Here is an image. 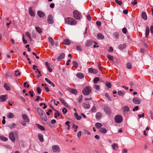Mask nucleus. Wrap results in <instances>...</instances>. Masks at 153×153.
<instances>
[{"label": "nucleus", "instance_id": "1", "mask_svg": "<svg viewBox=\"0 0 153 153\" xmlns=\"http://www.w3.org/2000/svg\"><path fill=\"white\" fill-rule=\"evenodd\" d=\"M65 22L67 24L71 25H74L76 24L77 21L74 18L68 17L65 18Z\"/></svg>", "mask_w": 153, "mask_h": 153}, {"label": "nucleus", "instance_id": "2", "mask_svg": "<svg viewBox=\"0 0 153 153\" xmlns=\"http://www.w3.org/2000/svg\"><path fill=\"white\" fill-rule=\"evenodd\" d=\"M73 15L74 18L77 20L81 19L82 18L81 14L78 11L75 10L73 11Z\"/></svg>", "mask_w": 153, "mask_h": 153}, {"label": "nucleus", "instance_id": "3", "mask_svg": "<svg viewBox=\"0 0 153 153\" xmlns=\"http://www.w3.org/2000/svg\"><path fill=\"white\" fill-rule=\"evenodd\" d=\"M91 91V88L89 87H86L83 91V93L85 95H88Z\"/></svg>", "mask_w": 153, "mask_h": 153}, {"label": "nucleus", "instance_id": "4", "mask_svg": "<svg viewBox=\"0 0 153 153\" xmlns=\"http://www.w3.org/2000/svg\"><path fill=\"white\" fill-rule=\"evenodd\" d=\"M103 109L105 113L108 115H110L111 113V109L108 106H104Z\"/></svg>", "mask_w": 153, "mask_h": 153}, {"label": "nucleus", "instance_id": "5", "mask_svg": "<svg viewBox=\"0 0 153 153\" xmlns=\"http://www.w3.org/2000/svg\"><path fill=\"white\" fill-rule=\"evenodd\" d=\"M115 120L117 123H120L123 120V117L120 115H117L115 116Z\"/></svg>", "mask_w": 153, "mask_h": 153}, {"label": "nucleus", "instance_id": "6", "mask_svg": "<svg viewBox=\"0 0 153 153\" xmlns=\"http://www.w3.org/2000/svg\"><path fill=\"white\" fill-rule=\"evenodd\" d=\"M52 149L54 152H60V149L59 146L55 145L52 146Z\"/></svg>", "mask_w": 153, "mask_h": 153}, {"label": "nucleus", "instance_id": "7", "mask_svg": "<svg viewBox=\"0 0 153 153\" xmlns=\"http://www.w3.org/2000/svg\"><path fill=\"white\" fill-rule=\"evenodd\" d=\"M60 100L62 103L67 108H70V106L62 98L60 99Z\"/></svg>", "mask_w": 153, "mask_h": 153}, {"label": "nucleus", "instance_id": "8", "mask_svg": "<svg viewBox=\"0 0 153 153\" xmlns=\"http://www.w3.org/2000/svg\"><path fill=\"white\" fill-rule=\"evenodd\" d=\"M9 138L13 142H14L15 141L14 134L13 132H10L9 135Z\"/></svg>", "mask_w": 153, "mask_h": 153}, {"label": "nucleus", "instance_id": "9", "mask_svg": "<svg viewBox=\"0 0 153 153\" xmlns=\"http://www.w3.org/2000/svg\"><path fill=\"white\" fill-rule=\"evenodd\" d=\"M93 42V41L92 40H88L85 43V45L86 47H89L92 45Z\"/></svg>", "mask_w": 153, "mask_h": 153}, {"label": "nucleus", "instance_id": "10", "mask_svg": "<svg viewBox=\"0 0 153 153\" xmlns=\"http://www.w3.org/2000/svg\"><path fill=\"white\" fill-rule=\"evenodd\" d=\"M133 102L136 104H139L140 103V100L137 97L134 98L132 99Z\"/></svg>", "mask_w": 153, "mask_h": 153}, {"label": "nucleus", "instance_id": "11", "mask_svg": "<svg viewBox=\"0 0 153 153\" xmlns=\"http://www.w3.org/2000/svg\"><path fill=\"white\" fill-rule=\"evenodd\" d=\"M7 98V95H3L0 97V102L5 101Z\"/></svg>", "mask_w": 153, "mask_h": 153}, {"label": "nucleus", "instance_id": "12", "mask_svg": "<svg viewBox=\"0 0 153 153\" xmlns=\"http://www.w3.org/2000/svg\"><path fill=\"white\" fill-rule=\"evenodd\" d=\"M48 22L49 24H52L53 22L52 16L51 14H50L48 16Z\"/></svg>", "mask_w": 153, "mask_h": 153}, {"label": "nucleus", "instance_id": "13", "mask_svg": "<svg viewBox=\"0 0 153 153\" xmlns=\"http://www.w3.org/2000/svg\"><path fill=\"white\" fill-rule=\"evenodd\" d=\"M88 71L89 73H93L94 74H96L97 72V69H93L92 68H89Z\"/></svg>", "mask_w": 153, "mask_h": 153}, {"label": "nucleus", "instance_id": "14", "mask_svg": "<svg viewBox=\"0 0 153 153\" xmlns=\"http://www.w3.org/2000/svg\"><path fill=\"white\" fill-rule=\"evenodd\" d=\"M29 13L31 16L33 17L35 16V13L32 9V7H30L29 8Z\"/></svg>", "mask_w": 153, "mask_h": 153}, {"label": "nucleus", "instance_id": "15", "mask_svg": "<svg viewBox=\"0 0 153 153\" xmlns=\"http://www.w3.org/2000/svg\"><path fill=\"white\" fill-rule=\"evenodd\" d=\"M76 75L77 77L80 79L83 78L84 77V75L82 73H78Z\"/></svg>", "mask_w": 153, "mask_h": 153}, {"label": "nucleus", "instance_id": "16", "mask_svg": "<svg viewBox=\"0 0 153 153\" xmlns=\"http://www.w3.org/2000/svg\"><path fill=\"white\" fill-rule=\"evenodd\" d=\"M65 54L64 53H62L57 58V59L58 61H60L64 58L65 57Z\"/></svg>", "mask_w": 153, "mask_h": 153}, {"label": "nucleus", "instance_id": "17", "mask_svg": "<svg viewBox=\"0 0 153 153\" xmlns=\"http://www.w3.org/2000/svg\"><path fill=\"white\" fill-rule=\"evenodd\" d=\"M22 117L23 119L26 122H29V119L27 115L25 114H23L22 115Z\"/></svg>", "mask_w": 153, "mask_h": 153}, {"label": "nucleus", "instance_id": "18", "mask_svg": "<svg viewBox=\"0 0 153 153\" xmlns=\"http://www.w3.org/2000/svg\"><path fill=\"white\" fill-rule=\"evenodd\" d=\"M37 111L40 116H41L42 114H43V113H45V112L39 108H37Z\"/></svg>", "mask_w": 153, "mask_h": 153}, {"label": "nucleus", "instance_id": "19", "mask_svg": "<svg viewBox=\"0 0 153 153\" xmlns=\"http://www.w3.org/2000/svg\"><path fill=\"white\" fill-rule=\"evenodd\" d=\"M37 14L40 17H43L45 16V13L42 12L39 10L37 12Z\"/></svg>", "mask_w": 153, "mask_h": 153}, {"label": "nucleus", "instance_id": "20", "mask_svg": "<svg viewBox=\"0 0 153 153\" xmlns=\"http://www.w3.org/2000/svg\"><path fill=\"white\" fill-rule=\"evenodd\" d=\"M126 47V44L123 43V44H121L118 46V48L120 50H123L125 49Z\"/></svg>", "mask_w": 153, "mask_h": 153}, {"label": "nucleus", "instance_id": "21", "mask_svg": "<svg viewBox=\"0 0 153 153\" xmlns=\"http://www.w3.org/2000/svg\"><path fill=\"white\" fill-rule=\"evenodd\" d=\"M97 38L98 39L102 40L104 39L103 35L100 33H98L97 35Z\"/></svg>", "mask_w": 153, "mask_h": 153}, {"label": "nucleus", "instance_id": "22", "mask_svg": "<svg viewBox=\"0 0 153 153\" xmlns=\"http://www.w3.org/2000/svg\"><path fill=\"white\" fill-rule=\"evenodd\" d=\"M142 18L145 20H146L147 19V17L146 13L144 12H143L141 14Z\"/></svg>", "mask_w": 153, "mask_h": 153}, {"label": "nucleus", "instance_id": "23", "mask_svg": "<svg viewBox=\"0 0 153 153\" xmlns=\"http://www.w3.org/2000/svg\"><path fill=\"white\" fill-rule=\"evenodd\" d=\"M45 80L48 83L51 85L53 87H55V85L54 83L51 82L49 79L47 78H45Z\"/></svg>", "mask_w": 153, "mask_h": 153}, {"label": "nucleus", "instance_id": "24", "mask_svg": "<svg viewBox=\"0 0 153 153\" xmlns=\"http://www.w3.org/2000/svg\"><path fill=\"white\" fill-rule=\"evenodd\" d=\"M102 114L100 112L97 113L95 116L96 119L99 120L102 117Z\"/></svg>", "mask_w": 153, "mask_h": 153}, {"label": "nucleus", "instance_id": "25", "mask_svg": "<svg viewBox=\"0 0 153 153\" xmlns=\"http://www.w3.org/2000/svg\"><path fill=\"white\" fill-rule=\"evenodd\" d=\"M4 87L7 90L9 91L10 89V86L7 83H5L4 85Z\"/></svg>", "mask_w": 153, "mask_h": 153}, {"label": "nucleus", "instance_id": "26", "mask_svg": "<svg viewBox=\"0 0 153 153\" xmlns=\"http://www.w3.org/2000/svg\"><path fill=\"white\" fill-rule=\"evenodd\" d=\"M64 44L65 45H68L71 44L70 41L68 39H66L64 40Z\"/></svg>", "mask_w": 153, "mask_h": 153}, {"label": "nucleus", "instance_id": "27", "mask_svg": "<svg viewBox=\"0 0 153 153\" xmlns=\"http://www.w3.org/2000/svg\"><path fill=\"white\" fill-rule=\"evenodd\" d=\"M40 116L41 117V118L42 119L44 120L45 121H46L47 120V118L45 113H43V114H42Z\"/></svg>", "mask_w": 153, "mask_h": 153}, {"label": "nucleus", "instance_id": "28", "mask_svg": "<svg viewBox=\"0 0 153 153\" xmlns=\"http://www.w3.org/2000/svg\"><path fill=\"white\" fill-rule=\"evenodd\" d=\"M38 137L41 142H42L43 141V136L42 134H39L38 135Z\"/></svg>", "mask_w": 153, "mask_h": 153}, {"label": "nucleus", "instance_id": "29", "mask_svg": "<svg viewBox=\"0 0 153 153\" xmlns=\"http://www.w3.org/2000/svg\"><path fill=\"white\" fill-rule=\"evenodd\" d=\"M100 132L103 134H106L107 133V130L104 128H101L100 130Z\"/></svg>", "mask_w": 153, "mask_h": 153}, {"label": "nucleus", "instance_id": "30", "mask_svg": "<svg viewBox=\"0 0 153 153\" xmlns=\"http://www.w3.org/2000/svg\"><path fill=\"white\" fill-rule=\"evenodd\" d=\"M69 91L74 94H76L77 93V91L74 89L70 88L68 89Z\"/></svg>", "mask_w": 153, "mask_h": 153}, {"label": "nucleus", "instance_id": "31", "mask_svg": "<svg viewBox=\"0 0 153 153\" xmlns=\"http://www.w3.org/2000/svg\"><path fill=\"white\" fill-rule=\"evenodd\" d=\"M74 115L76 117V119L78 120H80L82 118V117L81 116L78 115L76 112L74 113Z\"/></svg>", "mask_w": 153, "mask_h": 153}, {"label": "nucleus", "instance_id": "32", "mask_svg": "<svg viewBox=\"0 0 153 153\" xmlns=\"http://www.w3.org/2000/svg\"><path fill=\"white\" fill-rule=\"evenodd\" d=\"M112 147L113 150H117L118 149V147L117 145L115 143H114L112 145Z\"/></svg>", "mask_w": 153, "mask_h": 153}, {"label": "nucleus", "instance_id": "33", "mask_svg": "<svg viewBox=\"0 0 153 153\" xmlns=\"http://www.w3.org/2000/svg\"><path fill=\"white\" fill-rule=\"evenodd\" d=\"M48 40L50 42L51 45L52 46H53L54 44L53 39L52 37H49L48 38Z\"/></svg>", "mask_w": 153, "mask_h": 153}, {"label": "nucleus", "instance_id": "34", "mask_svg": "<svg viewBox=\"0 0 153 153\" xmlns=\"http://www.w3.org/2000/svg\"><path fill=\"white\" fill-rule=\"evenodd\" d=\"M36 29V31L39 33V34H40L42 33V30L41 28L36 27H35Z\"/></svg>", "mask_w": 153, "mask_h": 153}, {"label": "nucleus", "instance_id": "35", "mask_svg": "<svg viewBox=\"0 0 153 153\" xmlns=\"http://www.w3.org/2000/svg\"><path fill=\"white\" fill-rule=\"evenodd\" d=\"M83 107L85 108H89L90 107V106L89 104H86L85 103H83L82 104Z\"/></svg>", "mask_w": 153, "mask_h": 153}, {"label": "nucleus", "instance_id": "36", "mask_svg": "<svg viewBox=\"0 0 153 153\" xmlns=\"http://www.w3.org/2000/svg\"><path fill=\"white\" fill-rule=\"evenodd\" d=\"M149 27H146V35L145 36L147 37L149 35Z\"/></svg>", "mask_w": 153, "mask_h": 153}, {"label": "nucleus", "instance_id": "37", "mask_svg": "<svg viewBox=\"0 0 153 153\" xmlns=\"http://www.w3.org/2000/svg\"><path fill=\"white\" fill-rule=\"evenodd\" d=\"M102 126V124L101 123H97L95 124V126L97 128H100Z\"/></svg>", "mask_w": 153, "mask_h": 153}, {"label": "nucleus", "instance_id": "38", "mask_svg": "<svg viewBox=\"0 0 153 153\" xmlns=\"http://www.w3.org/2000/svg\"><path fill=\"white\" fill-rule=\"evenodd\" d=\"M123 110L124 112H128L129 111V108L127 106H125L123 108Z\"/></svg>", "mask_w": 153, "mask_h": 153}, {"label": "nucleus", "instance_id": "39", "mask_svg": "<svg viewBox=\"0 0 153 153\" xmlns=\"http://www.w3.org/2000/svg\"><path fill=\"white\" fill-rule=\"evenodd\" d=\"M14 116V114L12 113H9L7 115V117L9 118H13Z\"/></svg>", "mask_w": 153, "mask_h": 153}, {"label": "nucleus", "instance_id": "40", "mask_svg": "<svg viewBox=\"0 0 153 153\" xmlns=\"http://www.w3.org/2000/svg\"><path fill=\"white\" fill-rule=\"evenodd\" d=\"M25 34L26 36L29 38V39L30 40H31V39L30 36V34L28 32H26L25 33Z\"/></svg>", "mask_w": 153, "mask_h": 153}, {"label": "nucleus", "instance_id": "41", "mask_svg": "<svg viewBox=\"0 0 153 153\" xmlns=\"http://www.w3.org/2000/svg\"><path fill=\"white\" fill-rule=\"evenodd\" d=\"M125 94V92L124 91H120L118 92V94L120 96H123Z\"/></svg>", "mask_w": 153, "mask_h": 153}, {"label": "nucleus", "instance_id": "42", "mask_svg": "<svg viewBox=\"0 0 153 153\" xmlns=\"http://www.w3.org/2000/svg\"><path fill=\"white\" fill-rule=\"evenodd\" d=\"M54 117L56 118L57 117H59L60 115V114L58 111H56V112L54 113Z\"/></svg>", "mask_w": 153, "mask_h": 153}, {"label": "nucleus", "instance_id": "43", "mask_svg": "<svg viewBox=\"0 0 153 153\" xmlns=\"http://www.w3.org/2000/svg\"><path fill=\"white\" fill-rule=\"evenodd\" d=\"M36 126H37L41 130H42V131H43V130H45V128L44 127L42 126H41L39 124H37L36 125Z\"/></svg>", "mask_w": 153, "mask_h": 153}, {"label": "nucleus", "instance_id": "44", "mask_svg": "<svg viewBox=\"0 0 153 153\" xmlns=\"http://www.w3.org/2000/svg\"><path fill=\"white\" fill-rule=\"evenodd\" d=\"M100 79L99 77H96L94 78L93 82L94 83L96 84L97 83L98 81H100Z\"/></svg>", "mask_w": 153, "mask_h": 153}, {"label": "nucleus", "instance_id": "45", "mask_svg": "<svg viewBox=\"0 0 153 153\" xmlns=\"http://www.w3.org/2000/svg\"><path fill=\"white\" fill-rule=\"evenodd\" d=\"M105 97L107 98L110 101H111V97L109 96L108 95V93H106L105 94Z\"/></svg>", "mask_w": 153, "mask_h": 153}, {"label": "nucleus", "instance_id": "46", "mask_svg": "<svg viewBox=\"0 0 153 153\" xmlns=\"http://www.w3.org/2000/svg\"><path fill=\"white\" fill-rule=\"evenodd\" d=\"M107 57L110 60L112 61H113L114 59L113 56H111L109 54H108L107 55Z\"/></svg>", "mask_w": 153, "mask_h": 153}, {"label": "nucleus", "instance_id": "47", "mask_svg": "<svg viewBox=\"0 0 153 153\" xmlns=\"http://www.w3.org/2000/svg\"><path fill=\"white\" fill-rule=\"evenodd\" d=\"M113 35L115 38L116 39H117L119 36V33L117 32H115L113 34Z\"/></svg>", "mask_w": 153, "mask_h": 153}, {"label": "nucleus", "instance_id": "48", "mask_svg": "<svg viewBox=\"0 0 153 153\" xmlns=\"http://www.w3.org/2000/svg\"><path fill=\"white\" fill-rule=\"evenodd\" d=\"M16 124L14 123H13L12 124L9 125V127L10 128H14L16 127Z\"/></svg>", "mask_w": 153, "mask_h": 153}, {"label": "nucleus", "instance_id": "49", "mask_svg": "<svg viewBox=\"0 0 153 153\" xmlns=\"http://www.w3.org/2000/svg\"><path fill=\"white\" fill-rule=\"evenodd\" d=\"M126 67L128 69H131L132 68V65L130 63H128L126 65Z\"/></svg>", "mask_w": 153, "mask_h": 153}, {"label": "nucleus", "instance_id": "50", "mask_svg": "<svg viewBox=\"0 0 153 153\" xmlns=\"http://www.w3.org/2000/svg\"><path fill=\"white\" fill-rule=\"evenodd\" d=\"M106 86L108 88H110L111 86V84L109 82H106Z\"/></svg>", "mask_w": 153, "mask_h": 153}, {"label": "nucleus", "instance_id": "51", "mask_svg": "<svg viewBox=\"0 0 153 153\" xmlns=\"http://www.w3.org/2000/svg\"><path fill=\"white\" fill-rule=\"evenodd\" d=\"M72 63L74 66L76 68L78 67V63L76 61H73L72 62Z\"/></svg>", "mask_w": 153, "mask_h": 153}, {"label": "nucleus", "instance_id": "52", "mask_svg": "<svg viewBox=\"0 0 153 153\" xmlns=\"http://www.w3.org/2000/svg\"><path fill=\"white\" fill-rule=\"evenodd\" d=\"M73 127L74 129V131L75 132H76V130L78 128V126H75L74 124H73Z\"/></svg>", "mask_w": 153, "mask_h": 153}, {"label": "nucleus", "instance_id": "53", "mask_svg": "<svg viewBox=\"0 0 153 153\" xmlns=\"http://www.w3.org/2000/svg\"><path fill=\"white\" fill-rule=\"evenodd\" d=\"M0 138L2 140L4 141H7L8 140V138L7 137L3 136L0 137Z\"/></svg>", "mask_w": 153, "mask_h": 153}, {"label": "nucleus", "instance_id": "54", "mask_svg": "<svg viewBox=\"0 0 153 153\" xmlns=\"http://www.w3.org/2000/svg\"><path fill=\"white\" fill-rule=\"evenodd\" d=\"M62 111V112L64 114H66L68 111L67 109L65 108H63Z\"/></svg>", "mask_w": 153, "mask_h": 153}, {"label": "nucleus", "instance_id": "55", "mask_svg": "<svg viewBox=\"0 0 153 153\" xmlns=\"http://www.w3.org/2000/svg\"><path fill=\"white\" fill-rule=\"evenodd\" d=\"M82 96L81 95L79 96L78 97V100L79 102L80 103L82 102Z\"/></svg>", "mask_w": 153, "mask_h": 153}, {"label": "nucleus", "instance_id": "56", "mask_svg": "<svg viewBox=\"0 0 153 153\" xmlns=\"http://www.w3.org/2000/svg\"><path fill=\"white\" fill-rule=\"evenodd\" d=\"M37 93L38 94H40L41 92V90L39 87H37L36 88Z\"/></svg>", "mask_w": 153, "mask_h": 153}, {"label": "nucleus", "instance_id": "57", "mask_svg": "<svg viewBox=\"0 0 153 153\" xmlns=\"http://www.w3.org/2000/svg\"><path fill=\"white\" fill-rule=\"evenodd\" d=\"M115 2L118 4L121 5L122 4V2L121 1H118V0H115Z\"/></svg>", "mask_w": 153, "mask_h": 153}, {"label": "nucleus", "instance_id": "58", "mask_svg": "<svg viewBox=\"0 0 153 153\" xmlns=\"http://www.w3.org/2000/svg\"><path fill=\"white\" fill-rule=\"evenodd\" d=\"M94 44L93 45V47L94 48H98L99 47V46L98 45H97V43L96 42L94 41Z\"/></svg>", "mask_w": 153, "mask_h": 153}, {"label": "nucleus", "instance_id": "59", "mask_svg": "<svg viewBox=\"0 0 153 153\" xmlns=\"http://www.w3.org/2000/svg\"><path fill=\"white\" fill-rule=\"evenodd\" d=\"M22 41L24 44H26L27 43V40H25V39L24 35H23Z\"/></svg>", "mask_w": 153, "mask_h": 153}, {"label": "nucleus", "instance_id": "60", "mask_svg": "<svg viewBox=\"0 0 153 153\" xmlns=\"http://www.w3.org/2000/svg\"><path fill=\"white\" fill-rule=\"evenodd\" d=\"M94 87L97 90H99L100 89L99 86L97 85H95L94 86Z\"/></svg>", "mask_w": 153, "mask_h": 153}, {"label": "nucleus", "instance_id": "61", "mask_svg": "<svg viewBox=\"0 0 153 153\" xmlns=\"http://www.w3.org/2000/svg\"><path fill=\"white\" fill-rule=\"evenodd\" d=\"M122 31L123 33H124L126 34V33L127 32V30L126 28L124 27Z\"/></svg>", "mask_w": 153, "mask_h": 153}, {"label": "nucleus", "instance_id": "62", "mask_svg": "<svg viewBox=\"0 0 153 153\" xmlns=\"http://www.w3.org/2000/svg\"><path fill=\"white\" fill-rule=\"evenodd\" d=\"M20 73L18 71H15V75L16 76H18L20 75Z\"/></svg>", "mask_w": 153, "mask_h": 153}, {"label": "nucleus", "instance_id": "63", "mask_svg": "<svg viewBox=\"0 0 153 153\" xmlns=\"http://www.w3.org/2000/svg\"><path fill=\"white\" fill-rule=\"evenodd\" d=\"M137 4V1L136 0H134L133 2H132L131 3V4H132L134 6H135Z\"/></svg>", "mask_w": 153, "mask_h": 153}, {"label": "nucleus", "instance_id": "64", "mask_svg": "<svg viewBox=\"0 0 153 153\" xmlns=\"http://www.w3.org/2000/svg\"><path fill=\"white\" fill-rule=\"evenodd\" d=\"M24 85L25 87L28 88L29 87V85L27 84V82H24Z\"/></svg>", "mask_w": 153, "mask_h": 153}]
</instances>
